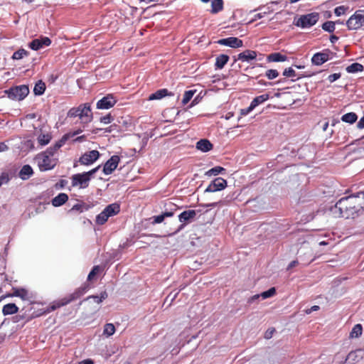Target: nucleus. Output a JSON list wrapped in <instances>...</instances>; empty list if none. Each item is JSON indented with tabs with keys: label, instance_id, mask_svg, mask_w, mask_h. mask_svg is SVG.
I'll list each match as a JSON object with an SVG mask.
<instances>
[{
	"label": "nucleus",
	"instance_id": "nucleus-59",
	"mask_svg": "<svg viewBox=\"0 0 364 364\" xmlns=\"http://www.w3.org/2000/svg\"><path fill=\"white\" fill-rule=\"evenodd\" d=\"M8 149V146L4 143H0V151H4Z\"/></svg>",
	"mask_w": 364,
	"mask_h": 364
},
{
	"label": "nucleus",
	"instance_id": "nucleus-51",
	"mask_svg": "<svg viewBox=\"0 0 364 364\" xmlns=\"http://www.w3.org/2000/svg\"><path fill=\"white\" fill-rule=\"evenodd\" d=\"M112 117L110 114H107L100 118V122L104 124H109L112 122Z\"/></svg>",
	"mask_w": 364,
	"mask_h": 364
},
{
	"label": "nucleus",
	"instance_id": "nucleus-1",
	"mask_svg": "<svg viewBox=\"0 0 364 364\" xmlns=\"http://www.w3.org/2000/svg\"><path fill=\"white\" fill-rule=\"evenodd\" d=\"M363 208L364 193L360 192L341 198L331 208V212L336 216L349 218H354Z\"/></svg>",
	"mask_w": 364,
	"mask_h": 364
},
{
	"label": "nucleus",
	"instance_id": "nucleus-52",
	"mask_svg": "<svg viewBox=\"0 0 364 364\" xmlns=\"http://www.w3.org/2000/svg\"><path fill=\"white\" fill-rule=\"evenodd\" d=\"M340 77H341L340 73H334V74L330 75L328 76V79L331 82H333Z\"/></svg>",
	"mask_w": 364,
	"mask_h": 364
},
{
	"label": "nucleus",
	"instance_id": "nucleus-12",
	"mask_svg": "<svg viewBox=\"0 0 364 364\" xmlns=\"http://www.w3.org/2000/svg\"><path fill=\"white\" fill-rule=\"evenodd\" d=\"M331 55H332V53L329 50L316 53L313 55L311 62L316 65H321L331 58Z\"/></svg>",
	"mask_w": 364,
	"mask_h": 364
},
{
	"label": "nucleus",
	"instance_id": "nucleus-55",
	"mask_svg": "<svg viewBox=\"0 0 364 364\" xmlns=\"http://www.w3.org/2000/svg\"><path fill=\"white\" fill-rule=\"evenodd\" d=\"M357 127L358 129H363L364 128V116L358 122Z\"/></svg>",
	"mask_w": 364,
	"mask_h": 364
},
{
	"label": "nucleus",
	"instance_id": "nucleus-6",
	"mask_svg": "<svg viewBox=\"0 0 364 364\" xmlns=\"http://www.w3.org/2000/svg\"><path fill=\"white\" fill-rule=\"evenodd\" d=\"M197 215V211L195 210H188L182 212L178 215V220L182 223L179 227L178 231L182 230L183 227L191 222H193Z\"/></svg>",
	"mask_w": 364,
	"mask_h": 364
},
{
	"label": "nucleus",
	"instance_id": "nucleus-8",
	"mask_svg": "<svg viewBox=\"0 0 364 364\" xmlns=\"http://www.w3.org/2000/svg\"><path fill=\"white\" fill-rule=\"evenodd\" d=\"M100 157V153L97 150H92L85 153L79 159V162L83 165H90Z\"/></svg>",
	"mask_w": 364,
	"mask_h": 364
},
{
	"label": "nucleus",
	"instance_id": "nucleus-27",
	"mask_svg": "<svg viewBox=\"0 0 364 364\" xmlns=\"http://www.w3.org/2000/svg\"><path fill=\"white\" fill-rule=\"evenodd\" d=\"M166 95H168V90L166 89H161L150 95L149 100H160Z\"/></svg>",
	"mask_w": 364,
	"mask_h": 364
},
{
	"label": "nucleus",
	"instance_id": "nucleus-2",
	"mask_svg": "<svg viewBox=\"0 0 364 364\" xmlns=\"http://www.w3.org/2000/svg\"><path fill=\"white\" fill-rule=\"evenodd\" d=\"M81 132L77 130L73 133L65 134L63 138L56 142L53 146L48 148L46 151L38 154L34 159L41 171H46L53 169L57 164L55 154L58 150L63 145L65 141L70 137H73Z\"/></svg>",
	"mask_w": 364,
	"mask_h": 364
},
{
	"label": "nucleus",
	"instance_id": "nucleus-62",
	"mask_svg": "<svg viewBox=\"0 0 364 364\" xmlns=\"http://www.w3.org/2000/svg\"><path fill=\"white\" fill-rule=\"evenodd\" d=\"M163 215H164V218H165L166 217H171V216H172L173 215V213H171V212H166V213H163Z\"/></svg>",
	"mask_w": 364,
	"mask_h": 364
},
{
	"label": "nucleus",
	"instance_id": "nucleus-32",
	"mask_svg": "<svg viewBox=\"0 0 364 364\" xmlns=\"http://www.w3.org/2000/svg\"><path fill=\"white\" fill-rule=\"evenodd\" d=\"M52 139V136L50 134L47 133V134H41L38 136V142L41 145V146H45L46 144H48L50 141Z\"/></svg>",
	"mask_w": 364,
	"mask_h": 364
},
{
	"label": "nucleus",
	"instance_id": "nucleus-39",
	"mask_svg": "<svg viewBox=\"0 0 364 364\" xmlns=\"http://www.w3.org/2000/svg\"><path fill=\"white\" fill-rule=\"evenodd\" d=\"M195 93H196V90H188V91H186L184 95H183V100H182V103L183 105L187 104L191 100V99L193 97V95Z\"/></svg>",
	"mask_w": 364,
	"mask_h": 364
},
{
	"label": "nucleus",
	"instance_id": "nucleus-16",
	"mask_svg": "<svg viewBox=\"0 0 364 364\" xmlns=\"http://www.w3.org/2000/svg\"><path fill=\"white\" fill-rule=\"evenodd\" d=\"M346 26L349 30H357L361 28L360 17L356 11L346 22Z\"/></svg>",
	"mask_w": 364,
	"mask_h": 364
},
{
	"label": "nucleus",
	"instance_id": "nucleus-11",
	"mask_svg": "<svg viewBox=\"0 0 364 364\" xmlns=\"http://www.w3.org/2000/svg\"><path fill=\"white\" fill-rule=\"evenodd\" d=\"M227 186L226 180L217 178L213 181L205 189V192H215L224 189Z\"/></svg>",
	"mask_w": 364,
	"mask_h": 364
},
{
	"label": "nucleus",
	"instance_id": "nucleus-41",
	"mask_svg": "<svg viewBox=\"0 0 364 364\" xmlns=\"http://www.w3.org/2000/svg\"><path fill=\"white\" fill-rule=\"evenodd\" d=\"M358 353H361V350H358L356 351H352V352L349 353L346 358V361H348L351 363L356 361L357 358H358Z\"/></svg>",
	"mask_w": 364,
	"mask_h": 364
},
{
	"label": "nucleus",
	"instance_id": "nucleus-38",
	"mask_svg": "<svg viewBox=\"0 0 364 364\" xmlns=\"http://www.w3.org/2000/svg\"><path fill=\"white\" fill-rule=\"evenodd\" d=\"M115 332V327L112 323H107L105 326L104 334L107 336H112Z\"/></svg>",
	"mask_w": 364,
	"mask_h": 364
},
{
	"label": "nucleus",
	"instance_id": "nucleus-54",
	"mask_svg": "<svg viewBox=\"0 0 364 364\" xmlns=\"http://www.w3.org/2000/svg\"><path fill=\"white\" fill-rule=\"evenodd\" d=\"M164 220V215L161 214L154 217V223H161Z\"/></svg>",
	"mask_w": 364,
	"mask_h": 364
},
{
	"label": "nucleus",
	"instance_id": "nucleus-37",
	"mask_svg": "<svg viewBox=\"0 0 364 364\" xmlns=\"http://www.w3.org/2000/svg\"><path fill=\"white\" fill-rule=\"evenodd\" d=\"M28 55V52L24 49H19L15 53H14L12 55V58L14 60H20L23 58L24 56H26Z\"/></svg>",
	"mask_w": 364,
	"mask_h": 364
},
{
	"label": "nucleus",
	"instance_id": "nucleus-17",
	"mask_svg": "<svg viewBox=\"0 0 364 364\" xmlns=\"http://www.w3.org/2000/svg\"><path fill=\"white\" fill-rule=\"evenodd\" d=\"M257 57L256 51L251 50H246L242 53H240L237 56V60L242 62H249L255 59Z\"/></svg>",
	"mask_w": 364,
	"mask_h": 364
},
{
	"label": "nucleus",
	"instance_id": "nucleus-28",
	"mask_svg": "<svg viewBox=\"0 0 364 364\" xmlns=\"http://www.w3.org/2000/svg\"><path fill=\"white\" fill-rule=\"evenodd\" d=\"M358 119V117L355 113L354 112H349L347 114H345L342 116L341 120L344 122L353 124Z\"/></svg>",
	"mask_w": 364,
	"mask_h": 364
},
{
	"label": "nucleus",
	"instance_id": "nucleus-53",
	"mask_svg": "<svg viewBox=\"0 0 364 364\" xmlns=\"http://www.w3.org/2000/svg\"><path fill=\"white\" fill-rule=\"evenodd\" d=\"M359 17H360L361 27L364 26V9L358 10Z\"/></svg>",
	"mask_w": 364,
	"mask_h": 364
},
{
	"label": "nucleus",
	"instance_id": "nucleus-61",
	"mask_svg": "<svg viewBox=\"0 0 364 364\" xmlns=\"http://www.w3.org/2000/svg\"><path fill=\"white\" fill-rule=\"evenodd\" d=\"M304 250H309V247L306 245H304L303 247H301L300 248V250L298 251V254L300 255L301 253V252Z\"/></svg>",
	"mask_w": 364,
	"mask_h": 364
},
{
	"label": "nucleus",
	"instance_id": "nucleus-44",
	"mask_svg": "<svg viewBox=\"0 0 364 364\" xmlns=\"http://www.w3.org/2000/svg\"><path fill=\"white\" fill-rule=\"evenodd\" d=\"M87 209H88V205H87L85 203H77V204L73 205L71 210H77V211L82 212L85 210H87Z\"/></svg>",
	"mask_w": 364,
	"mask_h": 364
},
{
	"label": "nucleus",
	"instance_id": "nucleus-9",
	"mask_svg": "<svg viewBox=\"0 0 364 364\" xmlns=\"http://www.w3.org/2000/svg\"><path fill=\"white\" fill-rule=\"evenodd\" d=\"M117 102V100L112 95H107L97 102V108L107 109L112 107Z\"/></svg>",
	"mask_w": 364,
	"mask_h": 364
},
{
	"label": "nucleus",
	"instance_id": "nucleus-64",
	"mask_svg": "<svg viewBox=\"0 0 364 364\" xmlns=\"http://www.w3.org/2000/svg\"><path fill=\"white\" fill-rule=\"evenodd\" d=\"M218 203H213L205 205V207H215Z\"/></svg>",
	"mask_w": 364,
	"mask_h": 364
},
{
	"label": "nucleus",
	"instance_id": "nucleus-18",
	"mask_svg": "<svg viewBox=\"0 0 364 364\" xmlns=\"http://www.w3.org/2000/svg\"><path fill=\"white\" fill-rule=\"evenodd\" d=\"M196 148L203 152H207L213 149V144L209 140L203 139L196 143Z\"/></svg>",
	"mask_w": 364,
	"mask_h": 364
},
{
	"label": "nucleus",
	"instance_id": "nucleus-29",
	"mask_svg": "<svg viewBox=\"0 0 364 364\" xmlns=\"http://www.w3.org/2000/svg\"><path fill=\"white\" fill-rule=\"evenodd\" d=\"M13 296H18L21 298L23 300H26L28 299V291L24 289H14V292L11 294Z\"/></svg>",
	"mask_w": 364,
	"mask_h": 364
},
{
	"label": "nucleus",
	"instance_id": "nucleus-46",
	"mask_svg": "<svg viewBox=\"0 0 364 364\" xmlns=\"http://www.w3.org/2000/svg\"><path fill=\"white\" fill-rule=\"evenodd\" d=\"M68 116L70 117H80V107H78L77 108L70 109L68 113Z\"/></svg>",
	"mask_w": 364,
	"mask_h": 364
},
{
	"label": "nucleus",
	"instance_id": "nucleus-26",
	"mask_svg": "<svg viewBox=\"0 0 364 364\" xmlns=\"http://www.w3.org/2000/svg\"><path fill=\"white\" fill-rule=\"evenodd\" d=\"M286 55H282L279 53H272L268 55L267 60L271 62H284L287 60Z\"/></svg>",
	"mask_w": 364,
	"mask_h": 364
},
{
	"label": "nucleus",
	"instance_id": "nucleus-4",
	"mask_svg": "<svg viewBox=\"0 0 364 364\" xmlns=\"http://www.w3.org/2000/svg\"><path fill=\"white\" fill-rule=\"evenodd\" d=\"M5 92L8 97L14 100H22L29 93L28 87L26 85H19L10 88L6 90Z\"/></svg>",
	"mask_w": 364,
	"mask_h": 364
},
{
	"label": "nucleus",
	"instance_id": "nucleus-45",
	"mask_svg": "<svg viewBox=\"0 0 364 364\" xmlns=\"http://www.w3.org/2000/svg\"><path fill=\"white\" fill-rule=\"evenodd\" d=\"M283 75L287 77H294L296 76L295 70L291 68L285 69L283 72Z\"/></svg>",
	"mask_w": 364,
	"mask_h": 364
},
{
	"label": "nucleus",
	"instance_id": "nucleus-13",
	"mask_svg": "<svg viewBox=\"0 0 364 364\" xmlns=\"http://www.w3.org/2000/svg\"><path fill=\"white\" fill-rule=\"evenodd\" d=\"M92 114L90 106L88 104H85L80 106V119L82 123H88L92 120Z\"/></svg>",
	"mask_w": 364,
	"mask_h": 364
},
{
	"label": "nucleus",
	"instance_id": "nucleus-48",
	"mask_svg": "<svg viewBox=\"0 0 364 364\" xmlns=\"http://www.w3.org/2000/svg\"><path fill=\"white\" fill-rule=\"evenodd\" d=\"M10 180L9 176L6 173H3L0 176V186L3 184L7 183Z\"/></svg>",
	"mask_w": 364,
	"mask_h": 364
},
{
	"label": "nucleus",
	"instance_id": "nucleus-42",
	"mask_svg": "<svg viewBox=\"0 0 364 364\" xmlns=\"http://www.w3.org/2000/svg\"><path fill=\"white\" fill-rule=\"evenodd\" d=\"M276 293V289L274 287L270 288L269 290L265 291L261 294V296L262 299H265L274 296Z\"/></svg>",
	"mask_w": 364,
	"mask_h": 364
},
{
	"label": "nucleus",
	"instance_id": "nucleus-63",
	"mask_svg": "<svg viewBox=\"0 0 364 364\" xmlns=\"http://www.w3.org/2000/svg\"><path fill=\"white\" fill-rule=\"evenodd\" d=\"M338 37L335 36H332L330 38L331 41L332 43H334L335 41H336L338 40Z\"/></svg>",
	"mask_w": 364,
	"mask_h": 364
},
{
	"label": "nucleus",
	"instance_id": "nucleus-7",
	"mask_svg": "<svg viewBox=\"0 0 364 364\" xmlns=\"http://www.w3.org/2000/svg\"><path fill=\"white\" fill-rule=\"evenodd\" d=\"M88 289V285L84 284L81 287L76 289L73 294H71L68 297L64 298L61 300L60 304L59 306H64L70 302L75 301L82 296Z\"/></svg>",
	"mask_w": 364,
	"mask_h": 364
},
{
	"label": "nucleus",
	"instance_id": "nucleus-33",
	"mask_svg": "<svg viewBox=\"0 0 364 364\" xmlns=\"http://www.w3.org/2000/svg\"><path fill=\"white\" fill-rule=\"evenodd\" d=\"M363 70V66L358 63H354L346 68V71L349 73H355Z\"/></svg>",
	"mask_w": 364,
	"mask_h": 364
},
{
	"label": "nucleus",
	"instance_id": "nucleus-58",
	"mask_svg": "<svg viewBox=\"0 0 364 364\" xmlns=\"http://www.w3.org/2000/svg\"><path fill=\"white\" fill-rule=\"evenodd\" d=\"M298 261L296 260H294L292 262H291L287 267L288 269H290L294 267H296L297 264H298Z\"/></svg>",
	"mask_w": 364,
	"mask_h": 364
},
{
	"label": "nucleus",
	"instance_id": "nucleus-60",
	"mask_svg": "<svg viewBox=\"0 0 364 364\" xmlns=\"http://www.w3.org/2000/svg\"><path fill=\"white\" fill-rule=\"evenodd\" d=\"M260 296L261 294H255L250 299L249 302H253L255 300L259 299Z\"/></svg>",
	"mask_w": 364,
	"mask_h": 364
},
{
	"label": "nucleus",
	"instance_id": "nucleus-56",
	"mask_svg": "<svg viewBox=\"0 0 364 364\" xmlns=\"http://www.w3.org/2000/svg\"><path fill=\"white\" fill-rule=\"evenodd\" d=\"M319 309V306H313L311 309H307L306 311V313L309 314H311L312 311H317Z\"/></svg>",
	"mask_w": 364,
	"mask_h": 364
},
{
	"label": "nucleus",
	"instance_id": "nucleus-20",
	"mask_svg": "<svg viewBox=\"0 0 364 364\" xmlns=\"http://www.w3.org/2000/svg\"><path fill=\"white\" fill-rule=\"evenodd\" d=\"M68 199V196L65 193H60L52 200V204L55 207H58L64 204Z\"/></svg>",
	"mask_w": 364,
	"mask_h": 364
},
{
	"label": "nucleus",
	"instance_id": "nucleus-22",
	"mask_svg": "<svg viewBox=\"0 0 364 364\" xmlns=\"http://www.w3.org/2000/svg\"><path fill=\"white\" fill-rule=\"evenodd\" d=\"M228 60L229 57L227 55L221 54L218 55L215 59V67L218 69H222L228 63Z\"/></svg>",
	"mask_w": 364,
	"mask_h": 364
},
{
	"label": "nucleus",
	"instance_id": "nucleus-19",
	"mask_svg": "<svg viewBox=\"0 0 364 364\" xmlns=\"http://www.w3.org/2000/svg\"><path fill=\"white\" fill-rule=\"evenodd\" d=\"M33 173V169L29 165H24L19 171V177L23 180H27Z\"/></svg>",
	"mask_w": 364,
	"mask_h": 364
},
{
	"label": "nucleus",
	"instance_id": "nucleus-21",
	"mask_svg": "<svg viewBox=\"0 0 364 364\" xmlns=\"http://www.w3.org/2000/svg\"><path fill=\"white\" fill-rule=\"evenodd\" d=\"M269 98V94H264L259 96H257L255 97L252 101L251 102L250 105L252 107L255 109L256 107L259 105L260 104H262Z\"/></svg>",
	"mask_w": 364,
	"mask_h": 364
},
{
	"label": "nucleus",
	"instance_id": "nucleus-36",
	"mask_svg": "<svg viewBox=\"0 0 364 364\" xmlns=\"http://www.w3.org/2000/svg\"><path fill=\"white\" fill-rule=\"evenodd\" d=\"M224 171H225V168H223V167L215 166V167L208 170L205 173V175L208 176H217V175H218L219 173H222Z\"/></svg>",
	"mask_w": 364,
	"mask_h": 364
},
{
	"label": "nucleus",
	"instance_id": "nucleus-10",
	"mask_svg": "<svg viewBox=\"0 0 364 364\" xmlns=\"http://www.w3.org/2000/svg\"><path fill=\"white\" fill-rule=\"evenodd\" d=\"M120 159L118 156H112L104 165L103 172L106 175L111 174L117 167Z\"/></svg>",
	"mask_w": 364,
	"mask_h": 364
},
{
	"label": "nucleus",
	"instance_id": "nucleus-57",
	"mask_svg": "<svg viewBox=\"0 0 364 364\" xmlns=\"http://www.w3.org/2000/svg\"><path fill=\"white\" fill-rule=\"evenodd\" d=\"M274 331V329L267 331L265 333V336H264L265 338H267V339L270 338L272 337V335Z\"/></svg>",
	"mask_w": 364,
	"mask_h": 364
},
{
	"label": "nucleus",
	"instance_id": "nucleus-40",
	"mask_svg": "<svg viewBox=\"0 0 364 364\" xmlns=\"http://www.w3.org/2000/svg\"><path fill=\"white\" fill-rule=\"evenodd\" d=\"M322 28L329 33H332L335 30V23L333 21H326L322 25Z\"/></svg>",
	"mask_w": 364,
	"mask_h": 364
},
{
	"label": "nucleus",
	"instance_id": "nucleus-5",
	"mask_svg": "<svg viewBox=\"0 0 364 364\" xmlns=\"http://www.w3.org/2000/svg\"><path fill=\"white\" fill-rule=\"evenodd\" d=\"M318 13H311L306 15L301 16L295 23L296 26L303 28H310L315 25L318 21Z\"/></svg>",
	"mask_w": 364,
	"mask_h": 364
},
{
	"label": "nucleus",
	"instance_id": "nucleus-34",
	"mask_svg": "<svg viewBox=\"0 0 364 364\" xmlns=\"http://www.w3.org/2000/svg\"><path fill=\"white\" fill-rule=\"evenodd\" d=\"M107 297V294L104 291L102 292L100 294V296H90L86 299V301H89L90 299H93L94 301L97 304H100L104 299H105Z\"/></svg>",
	"mask_w": 364,
	"mask_h": 364
},
{
	"label": "nucleus",
	"instance_id": "nucleus-47",
	"mask_svg": "<svg viewBox=\"0 0 364 364\" xmlns=\"http://www.w3.org/2000/svg\"><path fill=\"white\" fill-rule=\"evenodd\" d=\"M100 267L99 266H95L91 272L89 273L87 279L92 280V278L99 272Z\"/></svg>",
	"mask_w": 364,
	"mask_h": 364
},
{
	"label": "nucleus",
	"instance_id": "nucleus-49",
	"mask_svg": "<svg viewBox=\"0 0 364 364\" xmlns=\"http://www.w3.org/2000/svg\"><path fill=\"white\" fill-rule=\"evenodd\" d=\"M346 8L343 6H340L334 9V13L337 16H340L345 14Z\"/></svg>",
	"mask_w": 364,
	"mask_h": 364
},
{
	"label": "nucleus",
	"instance_id": "nucleus-15",
	"mask_svg": "<svg viewBox=\"0 0 364 364\" xmlns=\"http://www.w3.org/2000/svg\"><path fill=\"white\" fill-rule=\"evenodd\" d=\"M51 43V41L48 37H42L41 38L34 39L29 43V47L34 50H38L44 46H48Z\"/></svg>",
	"mask_w": 364,
	"mask_h": 364
},
{
	"label": "nucleus",
	"instance_id": "nucleus-30",
	"mask_svg": "<svg viewBox=\"0 0 364 364\" xmlns=\"http://www.w3.org/2000/svg\"><path fill=\"white\" fill-rule=\"evenodd\" d=\"M223 0H212L211 1V12L216 14L223 9Z\"/></svg>",
	"mask_w": 364,
	"mask_h": 364
},
{
	"label": "nucleus",
	"instance_id": "nucleus-31",
	"mask_svg": "<svg viewBox=\"0 0 364 364\" xmlns=\"http://www.w3.org/2000/svg\"><path fill=\"white\" fill-rule=\"evenodd\" d=\"M45 90H46L45 83L43 81L39 80L35 85V87L33 89V92L36 95H41L43 94Z\"/></svg>",
	"mask_w": 364,
	"mask_h": 364
},
{
	"label": "nucleus",
	"instance_id": "nucleus-3",
	"mask_svg": "<svg viewBox=\"0 0 364 364\" xmlns=\"http://www.w3.org/2000/svg\"><path fill=\"white\" fill-rule=\"evenodd\" d=\"M100 168V166L92 169L90 171L82 173L75 174L72 176V185L73 186H79L81 188H85L88 186L89 181L91 176L95 173Z\"/></svg>",
	"mask_w": 364,
	"mask_h": 364
},
{
	"label": "nucleus",
	"instance_id": "nucleus-43",
	"mask_svg": "<svg viewBox=\"0 0 364 364\" xmlns=\"http://www.w3.org/2000/svg\"><path fill=\"white\" fill-rule=\"evenodd\" d=\"M265 75L268 77V79L272 80L278 77L279 73L277 70L270 69L267 70Z\"/></svg>",
	"mask_w": 364,
	"mask_h": 364
},
{
	"label": "nucleus",
	"instance_id": "nucleus-14",
	"mask_svg": "<svg viewBox=\"0 0 364 364\" xmlns=\"http://www.w3.org/2000/svg\"><path fill=\"white\" fill-rule=\"evenodd\" d=\"M218 44L230 48H240L242 46V41L236 37H229L227 38H222L218 41Z\"/></svg>",
	"mask_w": 364,
	"mask_h": 364
},
{
	"label": "nucleus",
	"instance_id": "nucleus-50",
	"mask_svg": "<svg viewBox=\"0 0 364 364\" xmlns=\"http://www.w3.org/2000/svg\"><path fill=\"white\" fill-rule=\"evenodd\" d=\"M254 108L250 105L248 107L240 109V115L245 116L247 115L249 113H250Z\"/></svg>",
	"mask_w": 364,
	"mask_h": 364
},
{
	"label": "nucleus",
	"instance_id": "nucleus-24",
	"mask_svg": "<svg viewBox=\"0 0 364 364\" xmlns=\"http://www.w3.org/2000/svg\"><path fill=\"white\" fill-rule=\"evenodd\" d=\"M363 326L361 324L358 323L353 326L351 331L350 332V338H357L362 335Z\"/></svg>",
	"mask_w": 364,
	"mask_h": 364
},
{
	"label": "nucleus",
	"instance_id": "nucleus-25",
	"mask_svg": "<svg viewBox=\"0 0 364 364\" xmlns=\"http://www.w3.org/2000/svg\"><path fill=\"white\" fill-rule=\"evenodd\" d=\"M105 211L109 217H111L119 212V205L117 203L110 204L105 208Z\"/></svg>",
	"mask_w": 364,
	"mask_h": 364
},
{
	"label": "nucleus",
	"instance_id": "nucleus-23",
	"mask_svg": "<svg viewBox=\"0 0 364 364\" xmlns=\"http://www.w3.org/2000/svg\"><path fill=\"white\" fill-rule=\"evenodd\" d=\"M18 310V308L15 304H8L4 306L2 312L4 315H11L16 314Z\"/></svg>",
	"mask_w": 364,
	"mask_h": 364
},
{
	"label": "nucleus",
	"instance_id": "nucleus-35",
	"mask_svg": "<svg viewBox=\"0 0 364 364\" xmlns=\"http://www.w3.org/2000/svg\"><path fill=\"white\" fill-rule=\"evenodd\" d=\"M109 218V215H107V213L104 210L97 216L96 223L99 225H103Z\"/></svg>",
	"mask_w": 364,
	"mask_h": 364
}]
</instances>
